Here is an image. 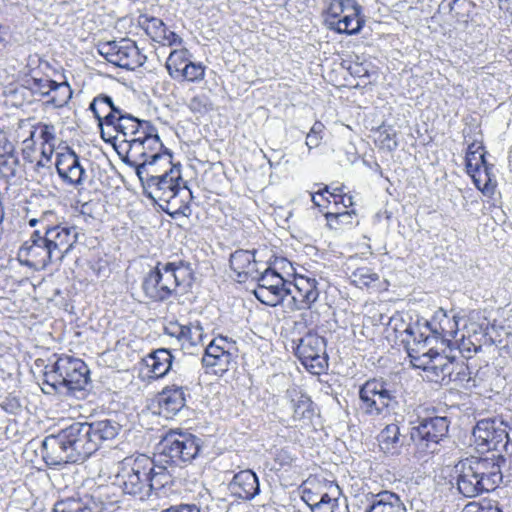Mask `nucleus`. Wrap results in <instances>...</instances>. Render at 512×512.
<instances>
[{
    "label": "nucleus",
    "instance_id": "obj_1",
    "mask_svg": "<svg viewBox=\"0 0 512 512\" xmlns=\"http://www.w3.org/2000/svg\"><path fill=\"white\" fill-rule=\"evenodd\" d=\"M97 450L87 422H74L42 442V457L49 466L80 463Z\"/></svg>",
    "mask_w": 512,
    "mask_h": 512
},
{
    "label": "nucleus",
    "instance_id": "obj_2",
    "mask_svg": "<svg viewBox=\"0 0 512 512\" xmlns=\"http://www.w3.org/2000/svg\"><path fill=\"white\" fill-rule=\"evenodd\" d=\"M200 439L191 434L168 433L159 443L157 464L153 460V471L148 475L149 496L172 483L169 466L190 463L199 454Z\"/></svg>",
    "mask_w": 512,
    "mask_h": 512
},
{
    "label": "nucleus",
    "instance_id": "obj_3",
    "mask_svg": "<svg viewBox=\"0 0 512 512\" xmlns=\"http://www.w3.org/2000/svg\"><path fill=\"white\" fill-rule=\"evenodd\" d=\"M505 459L499 455L492 457H470L459 461L455 466L457 488L467 498L493 491L502 482L501 470Z\"/></svg>",
    "mask_w": 512,
    "mask_h": 512
},
{
    "label": "nucleus",
    "instance_id": "obj_4",
    "mask_svg": "<svg viewBox=\"0 0 512 512\" xmlns=\"http://www.w3.org/2000/svg\"><path fill=\"white\" fill-rule=\"evenodd\" d=\"M193 270L190 263L182 260L174 262H158L143 281L145 294L155 300L163 301L172 296L178 287L190 286Z\"/></svg>",
    "mask_w": 512,
    "mask_h": 512
},
{
    "label": "nucleus",
    "instance_id": "obj_5",
    "mask_svg": "<svg viewBox=\"0 0 512 512\" xmlns=\"http://www.w3.org/2000/svg\"><path fill=\"white\" fill-rule=\"evenodd\" d=\"M153 471V459L146 455L127 457L116 466L113 483L121 491L143 501L149 498L148 475Z\"/></svg>",
    "mask_w": 512,
    "mask_h": 512
},
{
    "label": "nucleus",
    "instance_id": "obj_6",
    "mask_svg": "<svg viewBox=\"0 0 512 512\" xmlns=\"http://www.w3.org/2000/svg\"><path fill=\"white\" fill-rule=\"evenodd\" d=\"M169 169L163 173H159L158 166L150 167L144 172V180L147 181L148 186L153 189V197L159 201L165 202L168 208H173L177 211L183 202V199L178 201V197L191 195V192L184 185H180L181 173L177 166H167Z\"/></svg>",
    "mask_w": 512,
    "mask_h": 512
},
{
    "label": "nucleus",
    "instance_id": "obj_7",
    "mask_svg": "<svg viewBox=\"0 0 512 512\" xmlns=\"http://www.w3.org/2000/svg\"><path fill=\"white\" fill-rule=\"evenodd\" d=\"M401 387L382 379L367 380L359 389L360 409L370 416H378L398 405Z\"/></svg>",
    "mask_w": 512,
    "mask_h": 512
},
{
    "label": "nucleus",
    "instance_id": "obj_8",
    "mask_svg": "<svg viewBox=\"0 0 512 512\" xmlns=\"http://www.w3.org/2000/svg\"><path fill=\"white\" fill-rule=\"evenodd\" d=\"M163 144L159 135L148 137L146 140L130 144L123 162L132 168H135L136 174L141 181L144 180V172L150 167L171 165V154L167 151L161 152Z\"/></svg>",
    "mask_w": 512,
    "mask_h": 512
},
{
    "label": "nucleus",
    "instance_id": "obj_9",
    "mask_svg": "<svg viewBox=\"0 0 512 512\" xmlns=\"http://www.w3.org/2000/svg\"><path fill=\"white\" fill-rule=\"evenodd\" d=\"M409 357L415 368L422 369L429 381L435 383L449 382L454 372V358L442 355L433 349L421 352L418 347L409 349Z\"/></svg>",
    "mask_w": 512,
    "mask_h": 512
},
{
    "label": "nucleus",
    "instance_id": "obj_10",
    "mask_svg": "<svg viewBox=\"0 0 512 512\" xmlns=\"http://www.w3.org/2000/svg\"><path fill=\"white\" fill-rule=\"evenodd\" d=\"M360 12L361 7L355 0H333L328 7L325 23L338 33L357 34L363 25Z\"/></svg>",
    "mask_w": 512,
    "mask_h": 512
},
{
    "label": "nucleus",
    "instance_id": "obj_11",
    "mask_svg": "<svg viewBox=\"0 0 512 512\" xmlns=\"http://www.w3.org/2000/svg\"><path fill=\"white\" fill-rule=\"evenodd\" d=\"M449 425L447 417L422 418L417 426L412 427L410 438L420 451L435 453L439 442L447 437Z\"/></svg>",
    "mask_w": 512,
    "mask_h": 512
},
{
    "label": "nucleus",
    "instance_id": "obj_12",
    "mask_svg": "<svg viewBox=\"0 0 512 512\" xmlns=\"http://www.w3.org/2000/svg\"><path fill=\"white\" fill-rule=\"evenodd\" d=\"M99 53L108 62L128 70H134L146 61V56L140 52L136 43L127 38L103 43L99 47Z\"/></svg>",
    "mask_w": 512,
    "mask_h": 512
},
{
    "label": "nucleus",
    "instance_id": "obj_13",
    "mask_svg": "<svg viewBox=\"0 0 512 512\" xmlns=\"http://www.w3.org/2000/svg\"><path fill=\"white\" fill-rule=\"evenodd\" d=\"M253 280L257 281L254 295L263 304L276 306L291 293V282L284 280L271 268H266L264 272L259 271Z\"/></svg>",
    "mask_w": 512,
    "mask_h": 512
},
{
    "label": "nucleus",
    "instance_id": "obj_14",
    "mask_svg": "<svg viewBox=\"0 0 512 512\" xmlns=\"http://www.w3.org/2000/svg\"><path fill=\"white\" fill-rule=\"evenodd\" d=\"M295 354L312 374L320 375L328 366L324 338L316 334H307L299 340Z\"/></svg>",
    "mask_w": 512,
    "mask_h": 512
},
{
    "label": "nucleus",
    "instance_id": "obj_15",
    "mask_svg": "<svg viewBox=\"0 0 512 512\" xmlns=\"http://www.w3.org/2000/svg\"><path fill=\"white\" fill-rule=\"evenodd\" d=\"M18 257L21 263L34 269H45L48 265L60 264L39 230H35L23 243Z\"/></svg>",
    "mask_w": 512,
    "mask_h": 512
},
{
    "label": "nucleus",
    "instance_id": "obj_16",
    "mask_svg": "<svg viewBox=\"0 0 512 512\" xmlns=\"http://www.w3.org/2000/svg\"><path fill=\"white\" fill-rule=\"evenodd\" d=\"M42 234L51 249L54 257L61 263L64 257L73 249L77 243L80 229L74 225L59 224L50 226L46 224L43 227Z\"/></svg>",
    "mask_w": 512,
    "mask_h": 512
},
{
    "label": "nucleus",
    "instance_id": "obj_17",
    "mask_svg": "<svg viewBox=\"0 0 512 512\" xmlns=\"http://www.w3.org/2000/svg\"><path fill=\"white\" fill-rule=\"evenodd\" d=\"M507 425L498 419H482L477 422L472 435L475 444L486 450H497L508 443Z\"/></svg>",
    "mask_w": 512,
    "mask_h": 512
},
{
    "label": "nucleus",
    "instance_id": "obj_18",
    "mask_svg": "<svg viewBox=\"0 0 512 512\" xmlns=\"http://www.w3.org/2000/svg\"><path fill=\"white\" fill-rule=\"evenodd\" d=\"M57 372L62 376L63 388L69 391L82 390L89 380V369L79 358L61 356L56 361Z\"/></svg>",
    "mask_w": 512,
    "mask_h": 512
},
{
    "label": "nucleus",
    "instance_id": "obj_19",
    "mask_svg": "<svg viewBox=\"0 0 512 512\" xmlns=\"http://www.w3.org/2000/svg\"><path fill=\"white\" fill-rule=\"evenodd\" d=\"M56 169L64 182L76 187L82 185L87 178L79 156L69 148L57 155Z\"/></svg>",
    "mask_w": 512,
    "mask_h": 512
},
{
    "label": "nucleus",
    "instance_id": "obj_20",
    "mask_svg": "<svg viewBox=\"0 0 512 512\" xmlns=\"http://www.w3.org/2000/svg\"><path fill=\"white\" fill-rule=\"evenodd\" d=\"M166 334L176 337L182 349L188 354H195L196 348L203 345L204 332L199 323L180 325L171 323L165 328Z\"/></svg>",
    "mask_w": 512,
    "mask_h": 512
},
{
    "label": "nucleus",
    "instance_id": "obj_21",
    "mask_svg": "<svg viewBox=\"0 0 512 512\" xmlns=\"http://www.w3.org/2000/svg\"><path fill=\"white\" fill-rule=\"evenodd\" d=\"M292 300L295 309H309L319 297V290L317 288V281L313 278L299 276L295 278L294 283H291Z\"/></svg>",
    "mask_w": 512,
    "mask_h": 512
},
{
    "label": "nucleus",
    "instance_id": "obj_22",
    "mask_svg": "<svg viewBox=\"0 0 512 512\" xmlns=\"http://www.w3.org/2000/svg\"><path fill=\"white\" fill-rule=\"evenodd\" d=\"M186 404L185 389L182 386H167L159 394V414L165 418H173Z\"/></svg>",
    "mask_w": 512,
    "mask_h": 512
},
{
    "label": "nucleus",
    "instance_id": "obj_23",
    "mask_svg": "<svg viewBox=\"0 0 512 512\" xmlns=\"http://www.w3.org/2000/svg\"><path fill=\"white\" fill-rule=\"evenodd\" d=\"M109 121L111 123L112 130L103 131L101 136L102 139L106 142H110L121 135L125 142L136 131V128L140 125L142 120H139L121 109L117 117H112Z\"/></svg>",
    "mask_w": 512,
    "mask_h": 512
},
{
    "label": "nucleus",
    "instance_id": "obj_24",
    "mask_svg": "<svg viewBox=\"0 0 512 512\" xmlns=\"http://www.w3.org/2000/svg\"><path fill=\"white\" fill-rule=\"evenodd\" d=\"M231 493L243 500H251L259 494V480L252 470H242L234 475L229 484Z\"/></svg>",
    "mask_w": 512,
    "mask_h": 512
},
{
    "label": "nucleus",
    "instance_id": "obj_25",
    "mask_svg": "<svg viewBox=\"0 0 512 512\" xmlns=\"http://www.w3.org/2000/svg\"><path fill=\"white\" fill-rule=\"evenodd\" d=\"M285 398L290 403L294 421L308 423L312 420L314 416L313 402L301 389L296 386L288 388L285 393Z\"/></svg>",
    "mask_w": 512,
    "mask_h": 512
},
{
    "label": "nucleus",
    "instance_id": "obj_26",
    "mask_svg": "<svg viewBox=\"0 0 512 512\" xmlns=\"http://www.w3.org/2000/svg\"><path fill=\"white\" fill-rule=\"evenodd\" d=\"M95 118L98 120V126L101 133L111 129L110 118H116L121 108L117 107L112 98L105 94H100L93 99L89 106Z\"/></svg>",
    "mask_w": 512,
    "mask_h": 512
},
{
    "label": "nucleus",
    "instance_id": "obj_27",
    "mask_svg": "<svg viewBox=\"0 0 512 512\" xmlns=\"http://www.w3.org/2000/svg\"><path fill=\"white\" fill-rule=\"evenodd\" d=\"M232 360V353L224 350L223 347L219 348L217 345H208L202 357L203 366L210 369L212 373L219 375L229 369Z\"/></svg>",
    "mask_w": 512,
    "mask_h": 512
},
{
    "label": "nucleus",
    "instance_id": "obj_28",
    "mask_svg": "<svg viewBox=\"0 0 512 512\" xmlns=\"http://www.w3.org/2000/svg\"><path fill=\"white\" fill-rule=\"evenodd\" d=\"M230 267L238 277L255 278L259 274L258 263L255 260V251L236 250L230 256Z\"/></svg>",
    "mask_w": 512,
    "mask_h": 512
},
{
    "label": "nucleus",
    "instance_id": "obj_29",
    "mask_svg": "<svg viewBox=\"0 0 512 512\" xmlns=\"http://www.w3.org/2000/svg\"><path fill=\"white\" fill-rule=\"evenodd\" d=\"M143 361L151 373L150 377L162 378L172 368L173 356L168 349L161 348L147 355Z\"/></svg>",
    "mask_w": 512,
    "mask_h": 512
},
{
    "label": "nucleus",
    "instance_id": "obj_30",
    "mask_svg": "<svg viewBox=\"0 0 512 512\" xmlns=\"http://www.w3.org/2000/svg\"><path fill=\"white\" fill-rule=\"evenodd\" d=\"M367 512H405V507L397 494L384 490L373 495Z\"/></svg>",
    "mask_w": 512,
    "mask_h": 512
},
{
    "label": "nucleus",
    "instance_id": "obj_31",
    "mask_svg": "<svg viewBox=\"0 0 512 512\" xmlns=\"http://www.w3.org/2000/svg\"><path fill=\"white\" fill-rule=\"evenodd\" d=\"M380 449L386 454H398L402 447L401 432L397 424H389L377 437Z\"/></svg>",
    "mask_w": 512,
    "mask_h": 512
},
{
    "label": "nucleus",
    "instance_id": "obj_32",
    "mask_svg": "<svg viewBox=\"0 0 512 512\" xmlns=\"http://www.w3.org/2000/svg\"><path fill=\"white\" fill-rule=\"evenodd\" d=\"M350 279L352 284L361 289L379 291L384 288L380 276L369 267L355 269Z\"/></svg>",
    "mask_w": 512,
    "mask_h": 512
},
{
    "label": "nucleus",
    "instance_id": "obj_33",
    "mask_svg": "<svg viewBox=\"0 0 512 512\" xmlns=\"http://www.w3.org/2000/svg\"><path fill=\"white\" fill-rule=\"evenodd\" d=\"M88 426L97 449L102 442L114 439L121 429L117 422L108 419L88 423Z\"/></svg>",
    "mask_w": 512,
    "mask_h": 512
},
{
    "label": "nucleus",
    "instance_id": "obj_34",
    "mask_svg": "<svg viewBox=\"0 0 512 512\" xmlns=\"http://www.w3.org/2000/svg\"><path fill=\"white\" fill-rule=\"evenodd\" d=\"M190 61L191 59L189 58L187 49H175L171 51L165 65L170 77L179 80V74Z\"/></svg>",
    "mask_w": 512,
    "mask_h": 512
},
{
    "label": "nucleus",
    "instance_id": "obj_35",
    "mask_svg": "<svg viewBox=\"0 0 512 512\" xmlns=\"http://www.w3.org/2000/svg\"><path fill=\"white\" fill-rule=\"evenodd\" d=\"M327 491L321 493L319 503L312 512H335L339 507L340 489L338 485L330 483Z\"/></svg>",
    "mask_w": 512,
    "mask_h": 512
},
{
    "label": "nucleus",
    "instance_id": "obj_36",
    "mask_svg": "<svg viewBox=\"0 0 512 512\" xmlns=\"http://www.w3.org/2000/svg\"><path fill=\"white\" fill-rule=\"evenodd\" d=\"M474 4L470 0H454L450 4L451 16L460 24L467 25L471 19Z\"/></svg>",
    "mask_w": 512,
    "mask_h": 512
},
{
    "label": "nucleus",
    "instance_id": "obj_37",
    "mask_svg": "<svg viewBox=\"0 0 512 512\" xmlns=\"http://www.w3.org/2000/svg\"><path fill=\"white\" fill-rule=\"evenodd\" d=\"M481 168L487 174L484 148L483 146H477L475 151L466 153V169L474 177V173L480 172Z\"/></svg>",
    "mask_w": 512,
    "mask_h": 512
},
{
    "label": "nucleus",
    "instance_id": "obj_38",
    "mask_svg": "<svg viewBox=\"0 0 512 512\" xmlns=\"http://www.w3.org/2000/svg\"><path fill=\"white\" fill-rule=\"evenodd\" d=\"M438 328L435 327L433 331L439 334L442 338H455L458 333V320L454 315L451 318L441 310V317L439 318Z\"/></svg>",
    "mask_w": 512,
    "mask_h": 512
},
{
    "label": "nucleus",
    "instance_id": "obj_39",
    "mask_svg": "<svg viewBox=\"0 0 512 512\" xmlns=\"http://www.w3.org/2000/svg\"><path fill=\"white\" fill-rule=\"evenodd\" d=\"M206 74V66L201 62H193L192 60L185 65L179 74V79L191 83H199L204 80Z\"/></svg>",
    "mask_w": 512,
    "mask_h": 512
},
{
    "label": "nucleus",
    "instance_id": "obj_40",
    "mask_svg": "<svg viewBox=\"0 0 512 512\" xmlns=\"http://www.w3.org/2000/svg\"><path fill=\"white\" fill-rule=\"evenodd\" d=\"M406 338L403 340L406 344L407 352L410 348L420 349L421 352H427L426 344L429 338L419 331L418 327H407L405 330Z\"/></svg>",
    "mask_w": 512,
    "mask_h": 512
},
{
    "label": "nucleus",
    "instance_id": "obj_41",
    "mask_svg": "<svg viewBox=\"0 0 512 512\" xmlns=\"http://www.w3.org/2000/svg\"><path fill=\"white\" fill-rule=\"evenodd\" d=\"M375 142L380 148L388 151H393L398 146L396 132L391 127H380L376 131Z\"/></svg>",
    "mask_w": 512,
    "mask_h": 512
},
{
    "label": "nucleus",
    "instance_id": "obj_42",
    "mask_svg": "<svg viewBox=\"0 0 512 512\" xmlns=\"http://www.w3.org/2000/svg\"><path fill=\"white\" fill-rule=\"evenodd\" d=\"M354 211H343V212H327L325 213V219L327 226L330 229H340L345 225L352 224V218Z\"/></svg>",
    "mask_w": 512,
    "mask_h": 512
},
{
    "label": "nucleus",
    "instance_id": "obj_43",
    "mask_svg": "<svg viewBox=\"0 0 512 512\" xmlns=\"http://www.w3.org/2000/svg\"><path fill=\"white\" fill-rule=\"evenodd\" d=\"M158 135L157 129L149 122V121H141L140 125L136 128V131L129 137L125 142L128 143V147L130 144H134L138 141H144L148 139V137H153Z\"/></svg>",
    "mask_w": 512,
    "mask_h": 512
},
{
    "label": "nucleus",
    "instance_id": "obj_44",
    "mask_svg": "<svg viewBox=\"0 0 512 512\" xmlns=\"http://www.w3.org/2000/svg\"><path fill=\"white\" fill-rule=\"evenodd\" d=\"M54 95L51 98V102L56 107H62L68 103L72 96V90L68 83H56L52 91Z\"/></svg>",
    "mask_w": 512,
    "mask_h": 512
},
{
    "label": "nucleus",
    "instance_id": "obj_45",
    "mask_svg": "<svg viewBox=\"0 0 512 512\" xmlns=\"http://www.w3.org/2000/svg\"><path fill=\"white\" fill-rule=\"evenodd\" d=\"M153 22L155 25L157 24L160 29L158 35L153 38L155 41L162 42L164 45L168 46L178 45L181 43V38L173 31L166 29L162 21L153 20Z\"/></svg>",
    "mask_w": 512,
    "mask_h": 512
},
{
    "label": "nucleus",
    "instance_id": "obj_46",
    "mask_svg": "<svg viewBox=\"0 0 512 512\" xmlns=\"http://www.w3.org/2000/svg\"><path fill=\"white\" fill-rule=\"evenodd\" d=\"M188 107L194 113L205 114L212 110L213 104L207 95L199 94L190 100Z\"/></svg>",
    "mask_w": 512,
    "mask_h": 512
},
{
    "label": "nucleus",
    "instance_id": "obj_47",
    "mask_svg": "<svg viewBox=\"0 0 512 512\" xmlns=\"http://www.w3.org/2000/svg\"><path fill=\"white\" fill-rule=\"evenodd\" d=\"M27 83L34 93L48 95L53 91L57 82L47 78H32L31 80H27Z\"/></svg>",
    "mask_w": 512,
    "mask_h": 512
},
{
    "label": "nucleus",
    "instance_id": "obj_48",
    "mask_svg": "<svg viewBox=\"0 0 512 512\" xmlns=\"http://www.w3.org/2000/svg\"><path fill=\"white\" fill-rule=\"evenodd\" d=\"M324 125L320 121H316L311 127L309 133L306 136V146L309 150L316 148L320 145L323 139Z\"/></svg>",
    "mask_w": 512,
    "mask_h": 512
},
{
    "label": "nucleus",
    "instance_id": "obj_49",
    "mask_svg": "<svg viewBox=\"0 0 512 512\" xmlns=\"http://www.w3.org/2000/svg\"><path fill=\"white\" fill-rule=\"evenodd\" d=\"M469 367L464 362H456L454 360V372L449 377V382L454 381L459 384L468 383L471 380Z\"/></svg>",
    "mask_w": 512,
    "mask_h": 512
},
{
    "label": "nucleus",
    "instance_id": "obj_50",
    "mask_svg": "<svg viewBox=\"0 0 512 512\" xmlns=\"http://www.w3.org/2000/svg\"><path fill=\"white\" fill-rule=\"evenodd\" d=\"M62 376L57 372L56 362L52 366V369L44 374V384L50 386L53 390H59L63 388L61 382Z\"/></svg>",
    "mask_w": 512,
    "mask_h": 512
},
{
    "label": "nucleus",
    "instance_id": "obj_51",
    "mask_svg": "<svg viewBox=\"0 0 512 512\" xmlns=\"http://www.w3.org/2000/svg\"><path fill=\"white\" fill-rule=\"evenodd\" d=\"M323 491L314 492L308 487H304L302 491V500L310 507L311 511L317 506Z\"/></svg>",
    "mask_w": 512,
    "mask_h": 512
},
{
    "label": "nucleus",
    "instance_id": "obj_52",
    "mask_svg": "<svg viewBox=\"0 0 512 512\" xmlns=\"http://www.w3.org/2000/svg\"><path fill=\"white\" fill-rule=\"evenodd\" d=\"M235 341L229 340L227 337L219 336L215 339H213L209 345H217L219 348L223 347L224 350L228 351L229 353L233 354V351L236 350L235 347Z\"/></svg>",
    "mask_w": 512,
    "mask_h": 512
},
{
    "label": "nucleus",
    "instance_id": "obj_53",
    "mask_svg": "<svg viewBox=\"0 0 512 512\" xmlns=\"http://www.w3.org/2000/svg\"><path fill=\"white\" fill-rule=\"evenodd\" d=\"M161 512H201V509L196 504H180L171 506Z\"/></svg>",
    "mask_w": 512,
    "mask_h": 512
},
{
    "label": "nucleus",
    "instance_id": "obj_54",
    "mask_svg": "<svg viewBox=\"0 0 512 512\" xmlns=\"http://www.w3.org/2000/svg\"><path fill=\"white\" fill-rule=\"evenodd\" d=\"M53 215H54L53 211H50V210L45 211V212H43L42 216L39 219H36V218L30 219L29 225L31 227H34V226H36L37 223H42L45 226L46 224H48L47 222L49 220V217H51Z\"/></svg>",
    "mask_w": 512,
    "mask_h": 512
},
{
    "label": "nucleus",
    "instance_id": "obj_55",
    "mask_svg": "<svg viewBox=\"0 0 512 512\" xmlns=\"http://www.w3.org/2000/svg\"><path fill=\"white\" fill-rule=\"evenodd\" d=\"M3 150H4L3 156L7 155L9 158H13L14 163L17 162V160L15 159V157L13 155L14 147L11 143H9V142L5 143Z\"/></svg>",
    "mask_w": 512,
    "mask_h": 512
},
{
    "label": "nucleus",
    "instance_id": "obj_56",
    "mask_svg": "<svg viewBox=\"0 0 512 512\" xmlns=\"http://www.w3.org/2000/svg\"><path fill=\"white\" fill-rule=\"evenodd\" d=\"M324 193H328V187H327V186H326V187H324V189H323V190L318 191L316 194H313V195H312V201H313V203H314L316 206H318V207H320V206H321V203H320V201H318V200H317V197L319 196V197H322V198H323V197H324Z\"/></svg>",
    "mask_w": 512,
    "mask_h": 512
},
{
    "label": "nucleus",
    "instance_id": "obj_57",
    "mask_svg": "<svg viewBox=\"0 0 512 512\" xmlns=\"http://www.w3.org/2000/svg\"><path fill=\"white\" fill-rule=\"evenodd\" d=\"M341 203L345 208H348L353 205V199L352 196L349 195H343L341 196Z\"/></svg>",
    "mask_w": 512,
    "mask_h": 512
},
{
    "label": "nucleus",
    "instance_id": "obj_58",
    "mask_svg": "<svg viewBox=\"0 0 512 512\" xmlns=\"http://www.w3.org/2000/svg\"><path fill=\"white\" fill-rule=\"evenodd\" d=\"M476 511L475 512H502L499 508H485L480 506H475Z\"/></svg>",
    "mask_w": 512,
    "mask_h": 512
},
{
    "label": "nucleus",
    "instance_id": "obj_59",
    "mask_svg": "<svg viewBox=\"0 0 512 512\" xmlns=\"http://www.w3.org/2000/svg\"><path fill=\"white\" fill-rule=\"evenodd\" d=\"M477 146H482V145L481 144H477V143H471L468 146L467 152L475 151L477 149Z\"/></svg>",
    "mask_w": 512,
    "mask_h": 512
},
{
    "label": "nucleus",
    "instance_id": "obj_60",
    "mask_svg": "<svg viewBox=\"0 0 512 512\" xmlns=\"http://www.w3.org/2000/svg\"><path fill=\"white\" fill-rule=\"evenodd\" d=\"M330 196L333 197V198L336 197V195L334 193H331Z\"/></svg>",
    "mask_w": 512,
    "mask_h": 512
}]
</instances>
